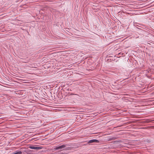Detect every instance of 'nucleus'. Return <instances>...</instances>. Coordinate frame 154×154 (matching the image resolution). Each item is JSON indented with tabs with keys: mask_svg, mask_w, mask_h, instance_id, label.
Wrapping results in <instances>:
<instances>
[{
	"mask_svg": "<svg viewBox=\"0 0 154 154\" xmlns=\"http://www.w3.org/2000/svg\"><path fill=\"white\" fill-rule=\"evenodd\" d=\"M66 146V145H63L61 146L56 147L55 148V149L56 150L60 149V150H64V149L65 148V147Z\"/></svg>",
	"mask_w": 154,
	"mask_h": 154,
	"instance_id": "nucleus-1",
	"label": "nucleus"
},
{
	"mask_svg": "<svg viewBox=\"0 0 154 154\" xmlns=\"http://www.w3.org/2000/svg\"><path fill=\"white\" fill-rule=\"evenodd\" d=\"M99 140L96 139H92L89 140L88 142V143L90 144L93 143H99Z\"/></svg>",
	"mask_w": 154,
	"mask_h": 154,
	"instance_id": "nucleus-2",
	"label": "nucleus"
},
{
	"mask_svg": "<svg viewBox=\"0 0 154 154\" xmlns=\"http://www.w3.org/2000/svg\"><path fill=\"white\" fill-rule=\"evenodd\" d=\"M29 148L32 149H35L36 150H39L41 149V148L40 147L34 146H29Z\"/></svg>",
	"mask_w": 154,
	"mask_h": 154,
	"instance_id": "nucleus-3",
	"label": "nucleus"
},
{
	"mask_svg": "<svg viewBox=\"0 0 154 154\" xmlns=\"http://www.w3.org/2000/svg\"><path fill=\"white\" fill-rule=\"evenodd\" d=\"M16 154H22V152L21 151H16Z\"/></svg>",
	"mask_w": 154,
	"mask_h": 154,
	"instance_id": "nucleus-4",
	"label": "nucleus"
},
{
	"mask_svg": "<svg viewBox=\"0 0 154 154\" xmlns=\"http://www.w3.org/2000/svg\"><path fill=\"white\" fill-rule=\"evenodd\" d=\"M12 154H16V152H13L12 153Z\"/></svg>",
	"mask_w": 154,
	"mask_h": 154,
	"instance_id": "nucleus-5",
	"label": "nucleus"
}]
</instances>
